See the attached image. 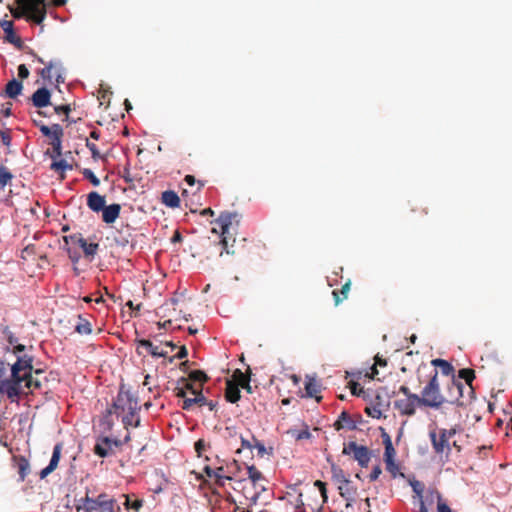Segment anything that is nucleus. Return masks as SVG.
Segmentation results:
<instances>
[{
	"label": "nucleus",
	"mask_w": 512,
	"mask_h": 512,
	"mask_svg": "<svg viewBox=\"0 0 512 512\" xmlns=\"http://www.w3.org/2000/svg\"><path fill=\"white\" fill-rule=\"evenodd\" d=\"M47 381L42 369L33 368L30 355L18 356L13 364L0 361V394L6 395L11 402L41 390Z\"/></svg>",
	"instance_id": "1"
},
{
	"label": "nucleus",
	"mask_w": 512,
	"mask_h": 512,
	"mask_svg": "<svg viewBox=\"0 0 512 512\" xmlns=\"http://www.w3.org/2000/svg\"><path fill=\"white\" fill-rule=\"evenodd\" d=\"M444 395V404L456 405L458 407L466 406L474 398L473 386H465L455 376L451 377L446 386Z\"/></svg>",
	"instance_id": "2"
},
{
	"label": "nucleus",
	"mask_w": 512,
	"mask_h": 512,
	"mask_svg": "<svg viewBox=\"0 0 512 512\" xmlns=\"http://www.w3.org/2000/svg\"><path fill=\"white\" fill-rule=\"evenodd\" d=\"M46 0H16L18 7L11 10L14 18L25 17L28 21L41 24L46 18Z\"/></svg>",
	"instance_id": "3"
},
{
	"label": "nucleus",
	"mask_w": 512,
	"mask_h": 512,
	"mask_svg": "<svg viewBox=\"0 0 512 512\" xmlns=\"http://www.w3.org/2000/svg\"><path fill=\"white\" fill-rule=\"evenodd\" d=\"M239 215L237 213L222 212L215 220V227L212 232L220 234L222 239L220 243L227 254H234L233 250L229 249V239L239 226Z\"/></svg>",
	"instance_id": "4"
},
{
	"label": "nucleus",
	"mask_w": 512,
	"mask_h": 512,
	"mask_svg": "<svg viewBox=\"0 0 512 512\" xmlns=\"http://www.w3.org/2000/svg\"><path fill=\"white\" fill-rule=\"evenodd\" d=\"M456 427L450 429L435 428L429 431V439L434 453L440 460L447 462L451 454L450 439L455 436Z\"/></svg>",
	"instance_id": "5"
},
{
	"label": "nucleus",
	"mask_w": 512,
	"mask_h": 512,
	"mask_svg": "<svg viewBox=\"0 0 512 512\" xmlns=\"http://www.w3.org/2000/svg\"><path fill=\"white\" fill-rule=\"evenodd\" d=\"M428 378L427 384L421 391V405L438 409L444 405V395L440 391L438 371L436 369L431 370Z\"/></svg>",
	"instance_id": "6"
},
{
	"label": "nucleus",
	"mask_w": 512,
	"mask_h": 512,
	"mask_svg": "<svg viewBox=\"0 0 512 512\" xmlns=\"http://www.w3.org/2000/svg\"><path fill=\"white\" fill-rule=\"evenodd\" d=\"M76 510L85 512H120L121 508L117 501L106 493H100L92 498L86 495L80 499V504L76 505Z\"/></svg>",
	"instance_id": "7"
},
{
	"label": "nucleus",
	"mask_w": 512,
	"mask_h": 512,
	"mask_svg": "<svg viewBox=\"0 0 512 512\" xmlns=\"http://www.w3.org/2000/svg\"><path fill=\"white\" fill-rule=\"evenodd\" d=\"M139 410L137 399L121 387L112 405L107 409V416L114 414L119 417L129 412L131 417H135Z\"/></svg>",
	"instance_id": "8"
},
{
	"label": "nucleus",
	"mask_w": 512,
	"mask_h": 512,
	"mask_svg": "<svg viewBox=\"0 0 512 512\" xmlns=\"http://www.w3.org/2000/svg\"><path fill=\"white\" fill-rule=\"evenodd\" d=\"M342 453L346 455L353 454V458L361 467H367L371 459L369 449L353 441L344 446Z\"/></svg>",
	"instance_id": "9"
},
{
	"label": "nucleus",
	"mask_w": 512,
	"mask_h": 512,
	"mask_svg": "<svg viewBox=\"0 0 512 512\" xmlns=\"http://www.w3.org/2000/svg\"><path fill=\"white\" fill-rule=\"evenodd\" d=\"M417 406L421 405V399L419 395H411L403 399H398L394 402V408L402 416H413L416 413Z\"/></svg>",
	"instance_id": "10"
},
{
	"label": "nucleus",
	"mask_w": 512,
	"mask_h": 512,
	"mask_svg": "<svg viewBox=\"0 0 512 512\" xmlns=\"http://www.w3.org/2000/svg\"><path fill=\"white\" fill-rule=\"evenodd\" d=\"M247 472L248 479L236 481L237 486H235L234 489L237 490L238 488H241L242 490H245L248 486H252L253 489L260 488V490H264V487L259 483L264 480L262 473L253 465L247 467Z\"/></svg>",
	"instance_id": "11"
},
{
	"label": "nucleus",
	"mask_w": 512,
	"mask_h": 512,
	"mask_svg": "<svg viewBox=\"0 0 512 512\" xmlns=\"http://www.w3.org/2000/svg\"><path fill=\"white\" fill-rule=\"evenodd\" d=\"M62 64L59 60H50L46 66L40 70V75L43 79L51 80L53 77V71L56 73L57 83H63L64 78L61 75Z\"/></svg>",
	"instance_id": "12"
},
{
	"label": "nucleus",
	"mask_w": 512,
	"mask_h": 512,
	"mask_svg": "<svg viewBox=\"0 0 512 512\" xmlns=\"http://www.w3.org/2000/svg\"><path fill=\"white\" fill-rule=\"evenodd\" d=\"M63 445L62 443H57L53 448L52 457L50 459L49 465L41 470L40 477L44 479L49 474H51L58 466V463L61 458V452H62Z\"/></svg>",
	"instance_id": "13"
},
{
	"label": "nucleus",
	"mask_w": 512,
	"mask_h": 512,
	"mask_svg": "<svg viewBox=\"0 0 512 512\" xmlns=\"http://www.w3.org/2000/svg\"><path fill=\"white\" fill-rule=\"evenodd\" d=\"M113 444L118 446L120 445V442L118 440H111L108 437H104L100 439L94 446V453L102 458L107 457L112 450Z\"/></svg>",
	"instance_id": "14"
},
{
	"label": "nucleus",
	"mask_w": 512,
	"mask_h": 512,
	"mask_svg": "<svg viewBox=\"0 0 512 512\" xmlns=\"http://www.w3.org/2000/svg\"><path fill=\"white\" fill-rule=\"evenodd\" d=\"M51 94L50 91L45 88L37 89L32 95L33 105L37 108H43L50 105Z\"/></svg>",
	"instance_id": "15"
},
{
	"label": "nucleus",
	"mask_w": 512,
	"mask_h": 512,
	"mask_svg": "<svg viewBox=\"0 0 512 512\" xmlns=\"http://www.w3.org/2000/svg\"><path fill=\"white\" fill-rule=\"evenodd\" d=\"M106 205L105 197L96 191H92L87 195V206L93 212H100Z\"/></svg>",
	"instance_id": "16"
},
{
	"label": "nucleus",
	"mask_w": 512,
	"mask_h": 512,
	"mask_svg": "<svg viewBox=\"0 0 512 512\" xmlns=\"http://www.w3.org/2000/svg\"><path fill=\"white\" fill-rule=\"evenodd\" d=\"M36 126L40 129L41 133L50 138L51 141L58 138H62L64 131L60 124H53L51 127L45 125L44 123H36Z\"/></svg>",
	"instance_id": "17"
},
{
	"label": "nucleus",
	"mask_w": 512,
	"mask_h": 512,
	"mask_svg": "<svg viewBox=\"0 0 512 512\" xmlns=\"http://www.w3.org/2000/svg\"><path fill=\"white\" fill-rule=\"evenodd\" d=\"M102 212V221L106 224H112L119 217L121 212V205L114 203L108 205L103 208Z\"/></svg>",
	"instance_id": "18"
},
{
	"label": "nucleus",
	"mask_w": 512,
	"mask_h": 512,
	"mask_svg": "<svg viewBox=\"0 0 512 512\" xmlns=\"http://www.w3.org/2000/svg\"><path fill=\"white\" fill-rule=\"evenodd\" d=\"M1 28L5 33V40L11 44L20 46L21 39L14 32V23L11 20H4L0 23Z\"/></svg>",
	"instance_id": "19"
},
{
	"label": "nucleus",
	"mask_w": 512,
	"mask_h": 512,
	"mask_svg": "<svg viewBox=\"0 0 512 512\" xmlns=\"http://www.w3.org/2000/svg\"><path fill=\"white\" fill-rule=\"evenodd\" d=\"M234 382L239 384V388H243L247 393H252V387L250 385V370L244 373L240 369H236L233 374Z\"/></svg>",
	"instance_id": "20"
},
{
	"label": "nucleus",
	"mask_w": 512,
	"mask_h": 512,
	"mask_svg": "<svg viewBox=\"0 0 512 512\" xmlns=\"http://www.w3.org/2000/svg\"><path fill=\"white\" fill-rule=\"evenodd\" d=\"M136 343L138 347L145 348L153 357H166L168 355L167 351L160 349L159 346L154 345L150 340L137 339Z\"/></svg>",
	"instance_id": "21"
},
{
	"label": "nucleus",
	"mask_w": 512,
	"mask_h": 512,
	"mask_svg": "<svg viewBox=\"0 0 512 512\" xmlns=\"http://www.w3.org/2000/svg\"><path fill=\"white\" fill-rule=\"evenodd\" d=\"M305 391L306 395L310 398H315L317 402L322 400V396H320L321 385L315 378H308L305 383Z\"/></svg>",
	"instance_id": "22"
},
{
	"label": "nucleus",
	"mask_w": 512,
	"mask_h": 512,
	"mask_svg": "<svg viewBox=\"0 0 512 512\" xmlns=\"http://www.w3.org/2000/svg\"><path fill=\"white\" fill-rule=\"evenodd\" d=\"M225 398L230 403H236L240 399L239 384H236L233 380H227Z\"/></svg>",
	"instance_id": "23"
},
{
	"label": "nucleus",
	"mask_w": 512,
	"mask_h": 512,
	"mask_svg": "<svg viewBox=\"0 0 512 512\" xmlns=\"http://www.w3.org/2000/svg\"><path fill=\"white\" fill-rule=\"evenodd\" d=\"M334 428L336 430H341V429H344V428H347L349 430H354V429H356V424L351 419L349 413L346 412V411H343V412H341V414L339 415L338 419L334 423Z\"/></svg>",
	"instance_id": "24"
},
{
	"label": "nucleus",
	"mask_w": 512,
	"mask_h": 512,
	"mask_svg": "<svg viewBox=\"0 0 512 512\" xmlns=\"http://www.w3.org/2000/svg\"><path fill=\"white\" fill-rule=\"evenodd\" d=\"M23 89L22 82L16 79H12L6 84L5 93L10 98H16L21 94Z\"/></svg>",
	"instance_id": "25"
},
{
	"label": "nucleus",
	"mask_w": 512,
	"mask_h": 512,
	"mask_svg": "<svg viewBox=\"0 0 512 512\" xmlns=\"http://www.w3.org/2000/svg\"><path fill=\"white\" fill-rule=\"evenodd\" d=\"M161 199H162V202L166 206L171 207V208H176V207H179V205H180L179 196L177 195L176 192H174L172 190L164 191L162 193Z\"/></svg>",
	"instance_id": "26"
},
{
	"label": "nucleus",
	"mask_w": 512,
	"mask_h": 512,
	"mask_svg": "<svg viewBox=\"0 0 512 512\" xmlns=\"http://www.w3.org/2000/svg\"><path fill=\"white\" fill-rule=\"evenodd\" d=\"M382 438H383V444H384V447H385L384 460L394 459L395 455H396V451H395V449L393 447L391 437L389 436L388 433L383 432Z\"/></svg>",
	"instance_id": "27"
},
{
	"label": "nucleus",
	"mask_w": 512,
	"mask_h": 512,
	"mask_svg": "<svg viewBox=\"0 0 512 512\" xmlns=\"http://www.w3.org/2000/svg\"><path fill=\"white\" fill-rule=\"evenodd\" d=\"M339 494L346 500H353L356 494V489L351 485V481L347 479L346 483L338 485Z\"/></svg>",
	"instance_id": "28"
},
{
	"label": "nucleus",
	"mask_w": 512,
	"mask_h": 512,
	"mask_svg": "<svg viewBox=\"0 0 512 512\" xmlns=\"http://www.w3.org/2000/svg\"><path fill=\"white\" fill-rule=\"evenodd\" d=\"M75 331L80 335H90L92 333V325L87 319L78 315V322L75 325Z\"/></svg>",
	"instance_id": "29"
},
{
	"label": "nucleus",
	"mask_w": 512,
	"mask_h": 512,
	"mask_svg": "<svg viewBox=\"0 0 512 512\" xmlns=\"http://www.w3.org/2000/svg\"><path fill=\"white\" fill-rule=\"evenodd\" d=\"M50 169L53 170V171H56V172H61V179H64L65 178V175H64L65 171L72 170L73 167H72L71 164H69L64 159H60V160L53 159V162L50 165Z\"/></svg>",
	"instance_id": "30"
},
{
	"label": "nucleus",
	"mask_w": 512,
	"mask_h": 512,
	"mask_svg": "<svg viewBox=\"0 0 512 512\" xmlns=\"http://www.w3.org/2000/svg\"><path fill=\"white\" fill-rule=\"evenodd\" d=\"M432 365L435 367H439L441 372L445 376H454V367L444 359H434L432 360Z\"/></svg>",
	"instance_id": "31"
},
{
	"label": "nucleus",
	"mask_w": 512,
	"mask_h": 512,
	"mask_svg": "<svg viewBox=\"0 0 512 512\" xmlns=\"http://www.w3.org/2000/svg\"><path fill=\"white\" fill-rule=\"evenodd\" d=\"M79 246L83 249L87 257H94L99 248L98 243H87L84 238H79Z\"/></svg>",
	"instance_id": "32"
},
{
	"label": "nucleus",
	"mask_w": 512,
	"mask_h": 512,
	"mask_svg": "<svg viewBox=\"0 0 512 512\" xmlns=\"http://www.w3.org/2000/svg\"><path fill=\"white\" fill-rule=\"evenodd\" d=\"M351 281L348 280L344 285H342L341 290H333L332 294L334 297L335 305L341 303L344 299L348 297V293L350 291Z\"/></svg>",
	"instance_id": "33"
},
{
	"label": "nucleus",
	"mask_w": 512,
	"mask_h": 512,
	"mask_svg": "<svg viewBox=\"0 0 512 512\" xmlns=\"http://www.w3.org/2000/svg\"><path fill=\"white\" fill-rule=\"evenodd\" d=\"M475 379V371L470 368H463L458 371V379L457 380H464L465 383H463L465 386H472V382Z\"/></svg>",
	"instance_id": "34"
},
{
	"label": "nucleus",
	"mask_w": 512,
	"mask_h": 512,
	"mask_svg": "<svg viewBox=\"0 0 512 512\" xmlns=\"http://www.w3.org/2000/svg\"><path fill=\"white\" fill-rule=\"evenodd\" d=\"M331 473H332V480L337 484V485H340V484H343V483H346L347 484V477L343 471L342 468H340L339 466L335 465V464H332L331 466Z\"/></svg>",
	"instance_id": "35"
},
{
	"label": "nucleus",
	"mask_w": 512,
	"mask_h": 512,
	"mask_svg": "<svg viewBox=\"0 0 512 512\" xmlns=\"http://www.w3.org/2000/svg\"><path fill=\"white\" fill-rule=\"evenodd\" d=\"M52 146V152L47 150L46 154L49 155L51 159H57L62 154V138H58L50 142Z\"/></svg>",
	"instance_id": "36"
},
{
	"label": "nucleus",
	"mask_w": 512,
	"mask_h": 512,
	"mask_svg": "<svg viewBox=\"0 0 512 512\" xmlns=\"http://www.w3.org/2000/svg\"><path fill=\"white\" fill-rule=\"evenodd\" d=\"M125 498L124 506L126 509H131L134 512H140V509L143 507L144 501L142 499L131 500L129 495H123Z\"/></svg>",
	"instance_id": "37"
},
{
	"label": "nucleus",
	"mask_w": 512,
	"mask_h": 512,
	"mask_svg": "<svg viewBox=\"0 0 512 512\" xmlns=\"http://www.w3.org/2000/svg\"><path fill=\"white\" fill-rule=\"evenodd\" d=\"M12 178L13 175L10 170L4 165H0V188H4L10 183Z\"/></svg>",
	"instance_id": "38"
},
{
	"label": "nucleus",
	"mask_w": 512,
	"mask_h": 512,
	"mask_svg": "<svg viewBox=\"0 0 512 512\" xmlns=\"http://www.w3.org/2000/svg\"><path fill=\"white\" fill-rule=\"evenodd\" d=\"M189 380L199 382L200 388H202V384L207 382L208 376L202 370H193L189 373Z\"/></svg>",
	"instance_id": "39"
},
{
	"label": "nucleus",
	"mask_w": 512,
	"mask_h": 512,
	"mask_svg": "<svg viewBox=\"0 0 512 512\" xmlns=\"http://www.w3.org/2000/svg\"><path fill=\"white\" fill-rule=\"evenodd\" d=\"M17 467L20 480L24 481L30 470L29 462L25 458H21L17 464Z\"/></svg>",
	"instance_id": "40"
},
{
	"label": "nucleus",
	"mask_w": 512,
	"mask_h": 512,
	"mask_svg": "<svg viewBox=\"0 0 512 512\" xmlns=\"http://www.w3.org/2000/svg\"><path fill=\"white\" fill-rule=\"evenodd\" d=\"M365 413L375 419H380L383 416V410L381 408V405L375 404L369 407L365 408Z\"/></svg>",
	"instance_id": "41"
},
{
	"label": "nucleus",
	"mask_w": 512,
	"mask_h": 512,
	"mask_svg": "<svg viewBox=\"0 0 512 512\" xmlns=\"http://www.w3.org/2000/svg\"><path fill=\"white\" fill-rule=\"evenodd\" d=\"M122 423L126 429L129 426L138 427L140 425V419L137 415L135 417H131V414L126 412L122 417Z\"/></svg>",
	"instance_id": "42"
},
{
	"label": "nucleus",
	"mask_w": 512,
	"mask_h": 512,
	"mask_svg": "<svg viewBox=\"0 0 512 512\" xmlns=\"http://www.w3.org/2000/svg\"><path fill=\"white\" fill-rule=\"evenodd\" d=\"M250 488H253V487L248 486L247 489L242 490V491H243V495L245 496V498L250 501L251 505H253V504H256V502L259 498V494L262 490H260V488H257V489H254V492H251Z\"/></svg>",
	"instance_id": "43"
},
{
	"label": "nucleus",
	"mask_w": 512,
	"mask_h": 512,
	"mask_svg": "<svg viewBox=\"0 0 512 512\" xmlns=\"http://www.w3.org/2000/svg\"><path fill=\"white\" fill-rule=\"evenodd\" d=\"M82 175L85 179L89 180L93 186L100 185V180L96 177L92 170L85 168L82 171Z\"/></svg>",
	"instance_id": "44"
},
{
	"label": "nucleus",
	"mask_w": 512,
	"mask_h": 512,
	"mask_svg": "<svg viewBox=\"0 0 512 512\" xmlns=\"http://www.w3.org/2000/svg\"><path fill=\"white\" fill-rule=\"evenodd\" d=\"M11 109V102H5L0 104V117H9L11 115Z\"/></svg>",
	"instance_id": "45"
},
{
	"label": "nucleus",
	"mask_w": 512,
	"mask_h": 512,
	"mask_svg": "<svg viewBox=\"0 0 512 512\" xmlns=\"http://www.w3.org/2000/svg\"><path fill=\"white\" fill-rule=\"evenodd\" d=\"M385 461V464H386V469L387 471H389L394 477L396 476L397 472H398V465L395 463V458L394 459H388V460H384Z\"/></svg>",
	"instance_id": "46"
},
{
	"label": "nucleus",
	"mask_w": 512,
	"mask_h": 512,
	"mask_svg": "<svg viewBox=\"0 0 512 512\" xmlns=\"http://www.w3.org/2000/svg\"><path fill=\"white\" fill-rule=\"evenodd\" d=\"M86 147L90 150L91 154H92V158L94 160H98L101 156H100V152L96 146V144L90 142L89 140L86 141Z\"/></svg>",
	"instance_id": "47"
},
{
	"label": "nucleus",
	"mask_w": 512,
	"mask_h": 512,
	"mask_svg": "<svg viewBox=\"0 0 512 512\" xmlns=\"http://www.w3.org/2000/svg\"><path fill=\"white\" fill-rule=\"evenodd\" d=\"M207 447H209V445L206 444V442L203 440V439H199L196 443H195V451L197 452L198 456L201 457L202 456V453L204 451H206Z\"/></svg>",
	"instance_id": "48"
},
{
	"label": "nucleus",
	"mask_w": 512,
	"mask_h": 512,
	"mask_svg": "<svg viewBox=\"0 0 512 512\" xmlns=\"http://www.w3.org/2000/svg\"><path fill=\"white\" fill-rule=\"evenodd\" d=\"M377 365L384 367V366L387 365V360L383 359V358H381L379 356L375 357V365L372 367V377L373 378L375 377V375L378 374V371H377V368H376Z\"/></svg>",
	"instance_id": "49"
},
{
	"label": "nucleus",
	"mask_w": 512,
	"mask_h": 512,
	"mask_svg": "<svg viewBox=\"0 0 512 512\" xmlns=\"http://www.w3.org/2000/svg\"><path fill=\"white\" fill-rule=\"evenodd\" d=\"M314 486H316L319 489L321 496L323 497L324 501H326L327 500L326 483L322 482L321 480H316L314 483Z\"/></svg>",
	"instance_id": "50"
},
{
	"label": "nucleus",
	"mask_w": 512,
	"mask_h": 512,
	"mask_svg": "<svg viewBox=\"0 0 512 512\" xmlns=\"http://www.w3.org/2000/svg\"><path fill=\"white\" fill-rule=\"evenodd\" d=\"M179 382L183 384V388L185 389V391L189 390L191 391L192 394H196L199 391V389H196L194 385L191 382H189L186 378H181Z\"/></svg>",
	"instance_id": "51"
},
{
	"label": "nucleus",
	"mask_w": 512,
	"mask_h": 512,
	"mask_svg": "<svg viewBox=\"0 0 512 512\" xmlns=\"http://www.w3.org/2000/svg\"><path fill=\"white\" fill-rule=\"evenodd\" d=\"M196 398V405L198 406H204L207 402V398L202 393V388H199V391L194 394Z\"/></svg>",
	"instance_id": "52"
},
{
	"label": "nucleus",
	"mask_w": 512,
	"mask_h": 512,
	"mask_svg": "<svg viewBox=\"0 0 512 512\" xmlns=\"http://www.w3.org/2000/svg\"><path fill=\"white\" fill-rule=\"evenodd\" d=\"M252 440H253V442H254V446H253V448H256V449H257L258 454H259L260 456H263V455H264V453L266 452L265 445H264L262 442L258 441L255 437H252Z\"/></svg>",
	"instance_id": "53"
},
{
	"label": "nucleus",
	"mask_w": 512,
	"mask_h": 512,
	"mask_svg": "<svg viewBox=\"0 0 512 512\" xmlns=\"http://www.w3.org/2000/svg\"><path fill=\"white\" fill-rule=\"evenodd\" d=\"M79 238H83L81 234H74L70 236H64L63 241L68 244L69 242H72L74 244L79 245Z\"/></svg>",
	"instance_id": "54"
},
{
	"label": "nucleus",
	"mask_w": 512,
	"mask_h": 512,
	"mask_svg": "<svg viewBox=\"0 0 512 512\" xmlns=\"http://www.w3.org/2000/svg\"><path fill=\"white\" fill-rule=\"evenodd\" d=\"M194 405H196V398H185L183 401L182 409L190 410Z\"/></svg>",
	"instance_id": "55"
},
{
	"label": "nucleus",
	"mask_w": 512,
	"mask_h": 512,
	"mask_svg": "<svg viewBox=\"0 0 512 512\" xmlns=\"http://www.w3.org/2000/svg\"><path fill=\"white\" fill-rule=\"evenodd\" d=\"M54 111L56 114L64 113L68 117V114L71 111V109L70 105H59L54 107Z\"/></svg>",
	"instance_id": "56"
},
{
	"label": "nucleus",
	"mask_w": 512,
	"mask_h": 512,
	"mask_svg": "<svg viewBox=\"0 0 512 512\" xmlns=\"http://www.w3.org/2000/svg\"><path fill=\"white\" fill-rule=\"evenodd\" d=\"M18 76L21 78V79H26L28 78L29 76V70L28 68L26 67V65L24 64H21L18 66Z\"/></svg>",
	"instance_id": "57"
},
{
	"label": "nucleus",
	"mask_w": 512,
	"mask_h": 512,
	"mask_svg": "<svg viewBox=\"0 0 512 512\" xmlns=\"http://www.w3.org/2000/svg\"><path fill=\"white\" fill-rule=\"evenodd\" d=\"M437 512H452L451 508L440 497L437 503Z\"/></svg>",
	"instance_id": "58"
},
{
	"label": "nucleus",
	"mask_w": 512,
	"mask_h": 512,
	"mask_svg": "<svg viewBox=\"0 0 512 512\" xmlns=\"http://www.w3.org/2000/svg\"><path fill=\"white\" fill-rule=\"evenodd\" d=\"M349 387H350V389H351V393H352L353 395H355V396H359V395H360V393L363 391V390H362V388H359V389H358V387H359V383L354 382V381H351V382L349 383Z\"/></svg>",
	"instance_id": "59"
},
{
	"label": "nucleus",
	"mask_w": 512,
	"mask_h": 512,
	"mask_svg": "<svg viewBox=\"0 0 512 512\" xmlns=\"http://www.w3.org/2000/svg\"><path fill=\"white\" fill-rule=\"evenodd\" d=\"M215 483L219 486H224L225 485V482L227 480H232V477L229 476V475H221V476H215Z\"/></svg>",
	"instance_id": "60"
},
{
	"label": "nucleus",
	"mask_w": 512,
	"mask_h": 512,
	"mask_svg": "<svg viewBox=\"0 0 512 512\" xmlns=\"http://www.w3.org/2000/svg\"><path fill=\"white\" fill-rule=\"evenodd\" d=\"M381 472H382V470H381L380 466H375L369 475L370 481L377 480L378 477L380 476Z\"/></svg>",
	"instance_id": "61"
},
{
	"label": "nucleus",
	"mask_w": 512,
	"mask_h": 512,
	"mask_svg": "<svg viewBox=\"0 0 512 512\" xmlns=\"http://www.w3.org/2000/svg\"><path fill=\"white\" fill-rule=\"evenodd\" d=\"M25 349H26V347L24 345L17 343L16 345H14L12 353L14 355H16L17 357L24 356L25 354L21 355V353L24 352Z\"/></svg>",
	"instance_id": "62"
},
{
	"label": "nucleus",
	"mask_w": 512,
	"mask_h": 512,
	"mask_svg": "<svg viewBox=\"0 0 512 512\" xmlns=\"http://www.w3.org/2000/svg\"><path fill=\"white\" fill-rule=\"evenodd\" d=\"M35 246L34 245H28L22 250V258L26 259L27 256H30L34 253Z\"/></svg>",
	"instance_id": "63"
},
{
	"label": "nucleus",
	"mask_w": 512,
	"mask_h": 512,
	"mask_svg": "<svg viewBox=\"0 0 512 512\" xmlns=\"http://www.w3.org/2000/svg\"><path fill=\"white\" fill-rule=\"evenodd\" d=\"M187 355H188L187 348L185 346H181L178 353L175 355V358L184 359L187 357Z\"/></svg>",
	"instance_id": "64"
}]
</instances>
